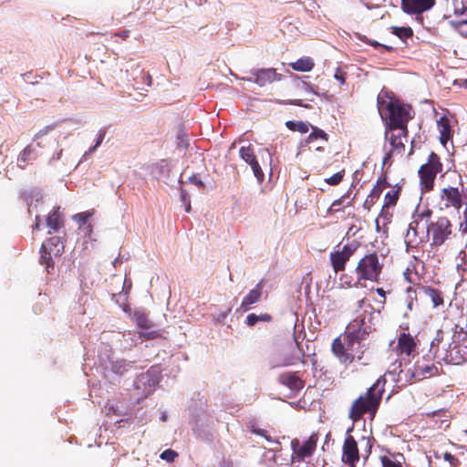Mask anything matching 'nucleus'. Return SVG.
Here are the masks:
<instances>
[{
	"instance_id": "1",
	"label": "nucleus",
	"mask_w": 467,
	"mask_h": 467,
	"mask_svg": "<svg viewBox=\"0 0 467 467\" xmlns=\"http://www.w3.org/2000/svg\"><path fill=\"white\" fill-rule=\"evenodd\" d=\"M386 383L385 376H380L365 393L352 402L348 418L353 422L360 420L365 414H368L372 418L375 417L385 392Z\"/></svg>"
},
{
	"instance_id": "2",
	"label": "nucleus",
	"mask_w": 467,
	"mask_h": 467,
	"mask_svg": "<svg viewBox=\"0 0 467 467\" xmlns=\"http://www.w3.org/2000/svg\"><path fill=\"white\" fill-rule=\"evenodd\" d=\"M377 105L379 114L386 121L387 130L402 131L403 137L408 139L409 112L399 100L389 97L388 94H379Z\"/></svg>"
},
{
	"instance_id": "3",
	"label": "nucleus",
	"mask_w": 467,
	"mask_h": 467,
	"mask_svg": "<svg viewBox=\"0 0 467 467\" xmlns=\"http://www.w3.org/2000/svg\"><path fill=\"white\" fill-rule=\"evenodd\" d=\"M440 339L431 341L428 353L419 358L413 365L411 378L416 380H423L443 373L440 354Z\"/></svg>"
},
{
	"instance_id": "4",
	"label": "nucleus",
	"mask_w": 467,
	"mask_h": 467,
	"mask_svg": "<svg viewBox=\"0 0 467 467\" xmlns=\"http://www.w3.org/2000/svg\"><path fill=\"white\" fill-rule=\"evenodd\" d=\"M373 329L374 328L371 323V314L367 313V311L358 315L352 321H350L347 327L343 337L349 338L358 344V361H360L363 358L365 352L362 341L369 333H371Z\"/></svg>"
},
{
	"instance_id": "5",
	"label": "nucleus",
	"mask_w": 467,
	"mask_h": 467,
	"mask_svg": "<svg viewBox=\"0 0 467 467\" xmlns=\"http://www.w3.org/2000/svg\"><path fill=\"white\" fill-rule=\"evenodd\" d=\"M443 165L440 156L431 151L427 161L420 165L418 174L420 178V187L423 192H429L433 190L437 175L442 171Z\"/></svg>"
},
{
	"instance_id": "6",
	"label": "nucleus",
	"mask_w": 467,
	"mask_h": 467,
	"mask_svg": "<svg viewBox=\"0 0 467 467\" xmlns=\"http://www.w3.org/2000/svg\"><path fill=\"white\" fill-rule=\"evenodd\" d=\"M383 264L377 253L373 252L363 256L358 263L355 272L358 281H371L378 283L382 273Z\"/></svg>"
},
{
	"instance_id": "7",
	"label": "nucleus",
	"mask_w": 467,
	"mask_h": 467,
	"mask_svg": "<svg viewBox=\"0 0 467 467\" xmlns=\"http://www.w3.org/2000/svg\"><path fill=\"white\" fill-rule=\"evenodd\" d=\"M427 234L431 246H441L450 240L453 232L450 220L441 216L427 224Z\"/></svg>"
},
{
	"instance_id": "8",
	"label": "nucleus",
	"mask_w": 467,
	"mask_h": 467,
	"mask_svg": "<svg viewBox=\"0 0 467 467\" xmlns=\"http://www.w3.org/2000/svg\"><path fill=\"white\" fill-rule=\"evenodd\" d=\"M358 344L344 337H336L331 344V351L340 364L348 367L355 360H358Z\"/></svg>"
},
{
	"instance_id": "9",
	"label": "nucleus",
	"mask_w": 467,
	"mask_h": 467,
	"mask_svg": "<svg viewBox=\"0 0 467 467\" xmlns=\"http://www.w3.org/2000/svg\"><path fill=\"white\" fill-rule=\"evenodd\" d=\"M418 292L429 297L433 305V307L443 305V294L441 290L430 285L417 284L416 288L410 286L406 289L408 310H412L413 303L417 300Z\"/></svg>"
},
{
	"instance_id": "10",
	"label": "nucleus",
	"mask_w": 467,
	"mask_h": 467,
	"mask_svg": "<svg viewBox=\"0 0 467 467\" xmlns=\"http://www.w3.org/2000/svg\"><path fill=\"white\" fill-rule=\"evenodd\" d=\"M353 427L348 428L342 444L341 462L348 467H356L360 460L358 441L351 435Z\"/></svg>"
},
{
	"instance_id": "11",
	"label": "nucleus",
	"mask_w": 467,
	"mask_h": 467,
	"mask_svg": "<svg viewBox=\"0 0 467 467\" xmlns=\"http://www.w3.org/2000/svg\"><path fill=\"white\" fill-rule=\"evenodd\" d=\"M358 248L355 244H345L341 249L334 250L329 254L333 271L337 274L346 269V265Z\"/></svg>"
},
{
	"instance_id": "12",
	"label": "nucleus",
	"mask_w": 467,
	"mask_h": 467,
	"mask_svg": "<svg viewBox=\"0 0 467 467\" xmlns=\"http://www.w3.org/2000/svg\"><path fill=\"white\" fill-rule=\"evenodd\" d=\"M457 187H444L440 192L439 206L441 210L453 208L460 210L462 205V192Z\"/></svg>"
},
{
	"instance_id": "13",
	"label": "nucleus",
	"mask_w": 467,
	"mask_h": 467,
	"mask_svg": "<svg viewBox=\"0 0 467 467\" xmlns=\"http://www.w3.org/2000/svg\"><path fill=\"white\" fill-rule=\"evenodd\" d=\"M318 441V435L317 433H313L310 437L302 444L298 440L294 439L291 441V446L293 449V462L296 461H303L306 457H310L317 448V443Z\"/></svg>"
},
{
	"instance_id": "14",
	"label": "nucleus",
	"mask_w": 467,
	"mask_h": 467,
	"mask_svg": "<svg viewBox=\"0 0 467 467\" xmlns=\"http://www.w3.org/2000/svg\"><path fill=\"white\" fill-rule=\"evenodd\" d=\"M439 359L444 361L446 364L461 365L467 361V349L465 347H459L458 344H453V341L449 344L447 348L440 351Z\"/></svg>"
},
{
	"instance_id": "15",
	"label": "nucleus",
	"mask_w": 467,
	"mask_h": 467,
	"mask_svg": "<svg viewBox=\"0 0 467 467\" xmlns=\"http://www.w3.org/2000/svg\"><path fill=\"white\" fill-rule=\"evenodd\" d=\"M295 345L290 344L281 354V366L288 367L295 365L298 362L306 363L305 352L302 349L300 343L294 337Z\"/></svg>"
},
{
	"instance_id": "16",
	"label": "nucleus",
	"mask_w": 467,
	"mask_h": 467,
	"mask_svg": "<svg viewBox=\"0 0 467 467\" xmlns=\"http://www.w3.org/2000/svg\"><path fill=\"white\" fill-rule=\"evenodd\" d=\"M385 138L389 140L391 149L386 153L383 159V164H390V159L393 154L403 155L405 152V144L403 140H407V139L403 137L402 131L400 130H399L398 134L392 133L389 136L388 130L385 132Z\"/></svg>"
},
{
	"instance_id": "17",
	"label": "nucleus",
	"mask_w": 467,
	"mask_h": 467,
	"mask_svg": "<svg viewBox=\"0 0 467 467\" xmlns=\"http://www.w3.org/2000/svg\"><path fill=\"white\" fill-rule=\"evenodd\" d=\"M418 344L415 337L410 333H400L398 337L396 351L400 356H414L417 353Z\"/></svg>"
},
{
	"instance_id": "18",
	"label": "nucleus",
	"mask_w": 467,
	"mask_h": 467,
	"mask_svg": "<svg viewBox=\"0 0 467 467\" xmlns=\"http://www.w3.org/2000/svg\"><path fill=\"white\" fill-rule=\"evenodd\" d=\"M434 5L435 0H401V9L410 15H420Z\"/></svg>"
},
{
	"instance_id": "19",
	"label": "nucleus",
	"mask_w": 467,
	"mask_h": 467,
	"mask_svg": "<svg viewBox=\"0 0 467 467\" xmlns=\"http://www.w3.org/2000/svg\"><path fill=\"white\" fill-rule=\"evenodd\" d=\"M277 380L280 384L295 392L300 391L305 387V381L297 375L296 372L281 373L278 376Z\"/></svg>"
},
{
	"instance_id": "20",
	"label": "nucleus",
	"mask_w": 467,
	"mask_h": 467,
	"mask_svg": "<svg viewBox=\"0 0 467 467\" xmlns=\"http://www.w3.org/2000/svg\"><path fill=\"white\" fill-rule=\"evenodd\" d=\"M389 182H387L386 176H380L378 178L376 183L374 184L371 192L367 196L363 206L364 208L369 210L376 202L379 199L383 190L389 186Z\"/></svg>"
},
{
	"instance_id": "21",
	"label": "nucleus",
	"mask_w": 467,
	"mask_h": 467,
	"mask_svg": "<svg viewBox=\"0 0 467 467\" xmlns=\"http://www.w3.org/2000/svg\"><path fill=\"white\" fill-rule=\"evenodd\" d=\"M252 75L253 78H251V80L261 87L280 79L274 68L258 69L253 72Z\"/></svg>"
},
{
	"instance_id": "22",
	"label": "nucleus",
	"mask_w": 467,
	"mask_h": 467,
	"mask_svg": "<svg viewBox=\"0 0 467 467\" xmlns=\"http://www.w3.org/2000/svg\"><path fill=\"white\" fill-rule=\"evenodd\" d=\"M262 281L259 282L254 288L244 297L240 308L243 312H246L252 308V305L258 303L261 300L263 293Z\"/></svg>"
},
{
	"instance_id": "23",
	"label": "nucleus",
	"mask_w": 467,
	"mask_h": 467,
	"mask_svg": "<svg viewBox=\"0 0 467 467\" xmlns=\"http://www.w3.org/2000/svg\"><path fill=\"white\" fill-rule=\"evenodd\" d=\"M64 243L58 236L47 239L41 245V250L47 251L48 254H54L55 257L60 256L64 252Z\"/></svg>"
},
{
	"instance_id": "24",
	"label": "nucleus",
	"mask_w": 467,
	"mask_h": 467,
	"mask_svg": "<svg viewBox=\"0 0 467 467\" xmlns=\"http://www.w3.org/2000/svg\"><path fill=\"white\" fill-rule=\"evenodd\" d=\"M441 180L445 187H457L463 190V182L462 174L456 170H448L441 175Z\"/></svg>"
},
{
	"instance_id": "25",
	"label": "nucleus",
	"mask_w": 467,
	"mask_h": 467,
	"mask_svg": "<svg viewBox=\"0 0 467 467\" xmlns=\"http://www.w3.org/2000/svg\"><path fill=\"white\" fill-rule=\"evenodd\" d=\"M47 225L53 230L57 232L64 227V216L59 211V207H55L47 217Z\"/></svg>"
},
{
	"instance_id": "26",
	"label": "nucleus",
	"mask_w": 467,
	"mask_h": 467,
	"mask_svg": "<svg viewBox=\"0 0 467 467\" xmlns=\"http://www.w3.org/2000/svg\"><path fill=\"white\" fill-rule=\"evenodd\" d=\"M351 193V189H349L345 194H343L340 198L335 200L330 207L327 209V214H334L343 211V207H350L353 204V199L347 201L349 198Z\"/></svg>"
},
{
	"instance_id": "27",
	"label": "nucleus",
	"mask_w": 467,
	"mask_h": 467,
	"mask_svg": "<svg viewBox=\"0 0 467 467\" xmlns=\"http://www.w3.org/2000/svg\"><path fill=\"white\" fill-rule=\"evenodd\" d=\"M437 126L441 134V142L445 145L452 137L451 121L447 117L443 116L437 121Z\"/></svg>"
},
{
	"instance_id": "28",
	"label": "nucleus",
	"mask_w": 467,
	"mask_h": 467,
	"mask_svg": "<svg viewBox=\"0 0 467 467\" xmlns=\"http://www.w3.org/2000/svg\"><path fill=\"white\" fill-rule=\"evenodd\" d=\"M420 223L412 217V221L409 223L407 233L405 234V243L407 246L413 247L418 244V228Z\"/></svg>"
},
{
	"instance_id": "29",
	"label": "nucleus",
	"mask_w": 467,
	"mask_h": 467,
	"mask_svg": "<svg viewBox=\"0 0 467 467\" xmlns=\"http://www.w3.org/2000/svg\"><path fill=\"white\" fill-rule=\"evenodd\" d=\"M289 66L296 71L309 72L313 69L315 63L311 57H306L290 63Z\"/></svg>"
},
{
	"instance_id": "30",
	"label": "nucleus",
	"mask_w": 467,
	"mask_h": 467,
	"mask_svg": "<svg viewBox=\"0 0 467 467\" xmlns=\"http://www.w3.org/2000/svg\"><path fill=\"white\" fill-rule=\"evenodd\" d=\"M133 319L137 327L141 329H149L152 327L151 321L144 311H135L133 314Z\"/></svg>"
},
{
	"instance_id": "31",
	"label": "nucleus",
	"mask_w": 467,
	"mask_h": 467,
	"mask_svg": "<svg viewBox=\"0 0 467 467\" xmlns=\"http://www.w3.org/2000/svg\"><path fill=\"white\" fill-rule=\"evenodd\" d=\"M451 340L453 344H458L459 347L464 346L465 349H467V330L459 326H455Z\"/></svg>"
},
{
	"instance_id": "32",
	"label": "nucleus",
	"mask_w": 467,
	"mask_h": 467,
	"mask_svg": "<svg viewBox=\"0 0 467 467\" xmlns=\"http://www.w3.org/2000/svg\"><path fill=\"white\" fill-rule=\"evenodd\" d=\"M285 126L292 131H298L305 134L309 131L311 124L305 121L288 120L286 121Z\"/></svg>"
},
{
	"instance_id": "33",
	"label": "nucleus",
	"mask_w": 467,
	"mask_h": 467,
	"mask_svg": "<svg viewBox=\"0 0 467 467\" xmlns=\"http://www.w3.org/2000/svg\"><path fill=\"white\" fill-rule=\"evenodd\" d=\"M390 29L391 33L402 41H406L413 36V30L410 26H392Z\"/></svg>"
},
{
	"instance_id": "34",
	"label": "nucleus",
	"mask_w": 467,
	"mask_h": 467,
	"mask_svg": "<svg viewBox=\"0 0 467 467\" xmlns=\"http://www.w3.org/2000/svg\"><path fill=\"white\" fill-rule=\"evenodd\" d=\"M400 197V190H391L387 192L384 197L383 209L395 206Z\"/></svg>"
},
{
	"instance_id": "35",
	"label": "nucleus",
	"mask_w": 467,
	"mask_h": 467,
	"mask_svg": "<svg viewBox=\"0 0 467 467\" xmlns=\"http://www.w3.org/2000/svg\"><path fill=\"white\" fill-rule=\"evenodd\" d=\"M311 133L306 138V142L311 143L317 139L328 140V135L321 129L311 125Z\"/></svg>"
},
{
	"instance_id": "36",
	"label": "nucleus",
	"mask_w": 467,
	"mask_h": 467,
	"mask_svg": "<svg viewBox=\"0 0 467 467\" xmlns=\"http://www.w3.org/2000/svg\"><path fill=\"white\" fill-rule=\"evenodd\" d=\"M34 150L30 145L26 146L18 156V166L21 169H25L26 162L31 159L30 156L33 153Z\"/></svg>"
},
{
	"instance_id": "37",
	"label": "nucleus",
	"mask_w": 467,
	"mask_h": 467,
	"mask_svg": "<svg viewBox=\"0 0 467 467\" xmlns=\"http://www.w3.org/2000/svg\"><path fill=\"white\" fill-rule=\"evenodd\" d=\"M40 264L45 265L47 272H50V269H54V254H50L47 251L40 249Z\"/></svg>"
},
{
	"instance_id": "38",
	"label": "nucleus",
	"mask_w": 467,
	"mask_h": 467,
	"mask_svg": "<svg viewBox=\"0 0 467 467\" xmlns=\"http://www.w3.org/2000/svg\"><path fill=\"white\" fill-rule=\"evenodd\" d=\"M240 157L246 162L249 163L256 159L254 151L251 146L241 147L239 150Z\"/></svg>"
},
{
	"instance_id": "39",
	"label": "nucleus",
	"mask_w": 467,
	"mask_h": 467,
	"mask_svg": "<svg viewBox=\"0 0 467 467\" xmlns=\"http://www.w3.org/2000/svg\"><path fill=\"white\" fill-rule=\"evenodd\" d=\"M250 431H251V432H253L256 435H260V436L264 437L270 443L279 444V441L277 440L273 439L268 434V431L264 429H260V428H257L254 425H253V426H251Z\"/></svg>"
},
{
	"instance_id": "40",
	"label": "nucleus",
	"mask_w": 467,
	"mask_h": 467,
	"mask_svg": "<svg viewBox=\"0 0 467 467\" xmlns=\"http://www.w3.org/2000/svg\"><path fill=\"white\" fill-rule=\"evenodd\" d=\"M345 176V170L342 169L341 171H337V173L333 174L332 176L326 178L325 182L332 186L338 185Z\"/></svg>"
},
{
	"instance_id": "41",
	"label": "nucleus",
	"mask_w": 467,
	"mask_h": 467,
	"mask_svg": "<svg viewBox=\"0 0 467 467\" xmlns=\"http://www.w3.org/2000/svg\"><path fill=\"white\" fill-rule=\"evenodd\" d=\"M248 164L251 166L253 172H254V176L256 177V179L258 180V182H262L265 179V173L262 171L261 166L258 163L257 160L255 159L254 161H251Z\"/></svg>"
},
{
	"instance_id": "42",
	"label": "nucleus",
	"mask_w": 467,
	"mask_h": 467,
	"mask_svg": "<svg viewBox=\"0 0 467 467\" xmlns=\"http://www.w3.org/2000/svg\"><path fill=\"white\" fill-rule=\"evenodd\" d=\"M379 461L382 467H403L400 462L393 460L386 455L380 456Z\"/></svg>"
},
{
	"instance_id": "43",
	"label": "nucleus",
	"mask_w": 467,
	"mask_h": 467,
	"mask_svg": "<svg viewBox=\"0 0 467 467\" xmlns=\"http://www.w3.org/2000/svg\"><path fill=\"white\" fill-rule=\"evenodd\" d=\"M432 215V211L426 208L422 211H418L414 215L413 218L417 220L419 223L425 220L426 223L430 221L431 217Z\"/></svg>"
},
{
	"instance_id": "44",
	"label": "nucleus",
	"mask_w": 467,
	"mask_h": 467,
	"mask_svg": "<svg viewBox=\"0 0 467 467\" xmlns=\"http://www.w3.org/2000/svg\"><path fill=\"white\" fill-rule=\"evenodd\" d=\"M177 457H178V453L171 449H167V450L163 451L160 455V458L161 460H164L168 462H174Z\"/></svg>"
},
{
	"instance_id": "45",
	"label": "nucleus",
	"mask_w": 467,
	"mask_h": 467,
	"mask_svg": "<svg viewBox=\"0 0 467 467\" xmlns=\"http://www.w3.org/2000/svg\"><path fill=\"white\" fill-rule=\"evenodd\" d=\"M451 25L462 36L467 37V20L451 22Z\"/></svg>"
},
{
	"instance_id": "46",
	"label": "nucleus",
	"mask_w": 467,
	"mask_h": 467,
	"mask_svg": "<svg viewBox=\"0 0 467 467\" xmlns=\"http://www.w3.org/2000/svg\"><path fill=\"white\" fill-rule=\"evenodd\" d=\"M443 459L448 462L451 467H458L460 465V460L451 452L446 451L443 454Z\"/></svg>"
},
{
	"instance_id": "47",
	"label": "nucleus",
	"mask_w": 467,
	"mask_h": 467,
	"mask_svg": "<svg viewBox=\"0 0 467 467\" xmlns=\"http://www.w3.org/2000/svg\"><path fill=\"white\" fill-rule=\"evenodd\" d=\"M160 337H161V334L155 330L140 333V337L146 339V340L156 339Z\"/></svg>"
},
{
	"instance_id": "48",
	"label": "nucleus",
	"mask_w": 467,
	"mask_h": 467,
	"mask_svg": "<svg viewBox=\"0 0 467 467\" xmlns=\"http://www.w3.org/2000/svg\"><path fill=\"white\" fill-rule=\"evenodd\" d=\"M90 216H91V214L88 213H77L74 216V220L76 222H78L80 225H82L88 222V220L89 219Z\"/></svg>"
},
{
	"instance_id": "49",
	"label": "nucleus",
	"mask_w": 467,
	"mask_h": 467,
	"mask_svg": "<svg viewBox=\"0 0 467 467\" xmlns=\"http://www.w3.org/2000/svg\"><path fill=\"white\" fill-rule=\"evenodd\" d=\"M106 135V131L104 130H100L98 134L96 144L89 149L88 152H93L103 141Z\"/></svg>"
},
{
	"instance_id": "50",
	"label": "nucleus",
	"mask_w": 467,
	"mask_h": 467,
	"mask_svg": "<svg viewBox=\"0 0 467 467\" xmlns=\"http://www.w3.org/2000/svg\"><path fill=\"white\" fill-rule=\"evenodd\" d=\"M334 78L339 81L340 85H344L346 82V73L340 68H337Z\"/></svg>"
},
{
	"instance_id": "51",
	"label": "nucleus",
	"mask_w": 467,
	"mask_h": 467,
	"mask_svg": "<svg viewBox=\"0 0 467 467\" xmlns=\"http://www.w3.org/2000/svg\"><path fill=\"white\" fill-rule=\"evenodd\" d=\"M257 322H258V321H257V315H256V314L252 313V314H249V315L246 317L245 324H246L248 327H254Z\"/></svg>"
},
{
	"instance_id": "52",
	"label": "nucleus",
	"mask_w": 467,
	"mask_h": 467,
	"mask_svg": "<svg viewBox=\"0 0 467 467\" xmlns=\"http://www.w3.org/2000/svg\"><path fill=\"white\" fill-rule=\"evenodd\" d=\"M273 319L272 316L267 313L257 315V321L271 322Z\"/></svg>"
},
{
	"instance_id": "53",
	"label": "nucleus",
	"mask_w": 467,
	"mask_h": 467,
	"mask_svg": "<svg viewBox=\"0 0 467 467\" xmlns=\"http://www.w3.org/2000/svg\"><path fill=\"white\" fill-rule=\"evenodd\" d=\"M376 292H377V294L379 296H381L383 298L381 303H382V305H384L385 304V300H386V292H385V290L382 287H378L376 289Z\"/></svg>"
},
{
	"instance_id": "54",
	"label": "nucleus",
	"mask_w": 467,
	"mask_h": 467,
	"mask_svg": "<svg viewBox=\"0 0 467 467\" xmlns=\"http://www.w3.org/2000/svg\"><path fill=\"white\" fill-rule=\"evenodd\" d=\"M368 43H369V45H371V46H373V47H384V48H385V49H387V50H391V49H392L390 47H387V46H384V45H380L379 43H378V42H376V41H369Z\"/></svg>"
},
{
	"instance_id": "55",
	"label": "nucleus",
	"mask_w": 467,
	"mask_h": 467,
	"mask_svg": "<svg viewBox=\"0 0 467 467\" xmlns=\"http://www.w3.org/2000/svg\"><path fill=\"white\" fill-rule=\"evenodd\" d=\"M50 130H51V128L46 127L43 130H40L39 132H37L36 134V138H39V137L47 134Z\"/></svg>"
},
{
	"instance_id": "56",
	"label": "nucleus",
	"mask_w": 467,
	"mask_h": 467,
	"mask_svg": "<svg viewBox=\"0 0 467 467\" xmlns=\"http://www.w3.org/2000/svg\"><path fill=\"white\" fill-rule=\"evenodd\" d=\"M191 180H192V182L194 184H196V185H198L200 187L203 186L202 182L199 178H197L196 176L192 177Z\"/></svg>"
},
{
	"instance_id": "57",
	"label": "nucleus",
	"mask_w": 467,
	"mask_h": 467,
	"mask_svg": "<svg viewBox=\"0 0 467 467\" xmlns=\"http://www.w3.org/2000/svg\"><path fill=\"white\" fill-rule=\"evenodd\" d=\"M367 445H368V450L365 451H366V456H365L366 458H368V455L371 453L372 443H371L369 439H368Z\"/></svg>"
},
{
	"instance_id": "58",
	"label": "nucleus",
	"mask_w": 467,
	"mask_h": 467,
	"mask_svg": "<svg viewBox=\"0 0 467 467\" xmlns=\"http://www.w3.org/2000/svg\"><path fill=\"white\" fill-rule=\"evenodd\" d=\"M40 228V217L37 215L36 216V223L33 225V230H39Z\"/></svg>"
},
{
	"instance_id": "59",
	"label": "nucleus",
	"mask_w": 467,
	"mask_h": 467,
	"mask_svg": "<svg viewBox=\"0 0 467 467\" xmlns=\"http://www.w3.org/2000/svg\"><path fill=\"white\" fill-rule=\"evenodd\" d=\"M464 219H465V227L463 228V232H467V210L464 212Z\"/></svg>"
},
{
	"instance_id": "60",
	"label": "nucleus",
	"mask_w": 467,
	"mask_h": 467,
	"mask_svg": "<svg viewBox=\"0 0 467 467\" xmlns=\"http://www.w3.org/2000/svg\"><path fill=\"white\" fill-rule=\"evenodd\" d=\"M463 83L462 84H460L461 86L464 87V88H467V78L466 79H463L462 80Z\"/></svg>"
},
{
	"instance_id": "61",
	"label": "nucleus",
	"mask_w": 467,
	"mask_h": 467,
	"mask_svg": "<svg viewBox=\"0 0 467 467\" xmlns=\"http://www.w3.org/2000/svg\"><path fill=\"white\" fill-rule=\"evenodd\" d=\"M272 461H273L274 462H276V456H275V453H274V454H273V456H272Z\"/></svg>"
},
{
	"instance_id": "62",
	"label": "nucleus",
	"mask_w": 467,
	"mask_h": 467,
	"mask_svg": "<svg viewBox=\"0 0 467 467\" xmlns=\"http://www.w3.org/2000/svg\"><path fill=\"white\" fill-rule=\"evenodd\" d=\"M364 303V299H361L358 301V306H361V305Z\"/></svg>"
},
{
	"instance_id": "63",
	"label": "nucleus",
	"mask_w": 467,
	"mask_h": 467,
	"mask_svg": "<svg viewBox=\"0 0 467 467\" xmlns=\"http://www.w3.org/2000/svg\"><path fill=\"white\" fill-rule=\"evenodd\" d=\"M147 80L151 81V77L149 74L147 75Z\"/></svg>"
},
{
	"instance_id": "64",
	"label": "nucleus",
	"mask_w": 467,
	"mask_h": 467,
	"mask_svg": "<svg viewBox=\"0 0 467 467\" xmlns=\"http://www.w3.org/2000/svg\"><path fill=\"white\" fill-rule=\"evenodd\" d=\"M190 209H191V206L190 204L186 207V212L189 213L190 212Z\"/></svg>"
}]
</instances>
